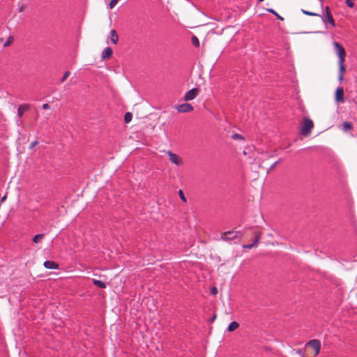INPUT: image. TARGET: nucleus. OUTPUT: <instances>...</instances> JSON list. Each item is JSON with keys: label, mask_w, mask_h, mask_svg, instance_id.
Segmentation results:
<instances>
[{"label": "nucleus", "mask_w": 357, "mask_h": 357, "mask_svg": "<svg viewBox=\"0 0 357 357\" xmlns=\"http://www.w3.org/2000/svg\"><path fill=\"white\" fill-rule=\"evenodd\" d=\"M333 46L335 50L336 54L338 56V80L339 82H341L343 80L344 73L345 72V67L344 63L345 61L346 52L344 48L339 43L336 41L333 42Z\"/></svg>", "instance_id": "nucleus-1"}, {"label": "nucleus", "mask_w": 357, "mask_h": 357, "mask_svg": "<svg viewBox=\"0 0 357 357\" xmlns=\"http://www.w3.org/2000/svg\"><path fill=\"white\" fill-rule=\"evenodd\" d=\"M243 234L241 231L231 230L225 232H222L220 239L225 241H231L236 238H241Z\"/></svg>", "instance_id": "nucleus-2"}, {"label": "nucleus", "mask_w": 357, "mask_h": 357, "mask_svg": "<svg viewBox=\"0 0 357 357\" xmlns=\"http://www.w3.org/2000/svg\"><path fill=\"white\" fill-rule=\"evenodd\" d=\"M314 127V123L309 118H304L303 120L301 132L304 136H307Z\"/></svg>", "instance_id": "nucleus-3"}, {"label": "nucleus", "mask_w": 357, "mask_h": 357, "mask_svg": "<svg viewBox=\"0 0 357 357\" xmlns=\"http://www.w3.org/2000/svg\"><path fill=\"white\" fill-rule=\"evenodd\" d=\"M167 154L169 156L171 162L175 164L177 166H181L183 164V159L176 153H174L171 151H167Z\"/></svg>", "instance_id": "nucleus-4"}, {"label": "nucleus", "mask_w": 357, "mask_h": 357, "mask_svg": "<svg viewBox=\"0 0 357 357\" xmlns=\"http://www.w3.org/2000/svg\"><path fill=\"white\" fill-rule=\"evenodd\" d=\"M306 346L312 347L314 350V355L317 356L321 349V342L318 340H311L307 342Z\"/></svg>", "instance_id": "nucleus-5"}, {"label": "nucleus", "mask_w": 357, "mask_h": 357, "mask_svg": "<svg viewBox=\"0 0 357 357\" xmlns=\"http://www.w3.org/2000/svg\"><path fill=\"white\" fill-rule=\"evenodd\" d=\"M199 89L194 88L185 93L184 96V100L185 101L194 100L199 94Z\"/></svg>", "instance_id": "nucleus-6"}, {"label": "nucleus", "mask_w": 357, "mask_h": 357, "mask_svg": "<svg viewBox=\"0 0 357 357\" xmlns=\"http://www.w3.org/2000/svg\"><path fill=\"white\" fill-rule=\"evenodd\" d=\"M176 109L181 113L190 112L193 110V107L190 103H183L178 105Z\"/></svg>", "instance_id": "nucleus-7"}, {"label": "nucleus", "mask_w": 357, "mask_h": 357, "mask_svg": "<svg viewBox=\"0 0 357 357\" xmlns=\"http://www.w3.org/2000/svg\"><path fill=\"white\" fill-rule=\"evenodd\" d=\"M344 98V90L342 87H338L335 91V100L337 102H342Z\"/></svg>", "instance_id": "nucleus-8"}, {"label": "nucleus", "mask_w": 357, "mask_h": 357, "mask_svg": "<svg viewBox=\"0 0 357 357\" xmlns=\"http://www.w3.org/2000/svg\"><path fill=\"white\" fill-rule=\"evenodd\" d=\"M44 266L47 269H58L59 265L53 261H45L44 262Z\"/></svg>", "instance_id": "nucleus-9"}, {"label": "nucleus", "mask_w": 357, "mask_h": 357, "mask_svg": "<svg viewBox=\"0 0 357 357\" xmlns=\"http://www.w3.org/2000/svg\"><path fill=\"white\" fill-rule=\"evenodd\" d=\"M112 50L110 47H106L104 49V50L102 52V59H107L112 56Z\"/></svg>", "instance_id": "nucleus-10"}, {"label": "nucleus", "mask_w": 357, "mask_h": 357, "mask_svg": "<svg viewBox=\"0 0 357 357\" xmlns=\"http://www.w3.org/2000/svg\"><path fill=\"white\" fill-rule=\"evenodd\" d=\"M29 109V105H20L19 107H18V109H17V115L20 118H21L24 112L27 111L28 109Z\"/></svg>", "instance_id": "nucleus-11"}, {"label": "nucleus", "mask_w": 357, "mask_h": 357, "mask_svg": "<svg viewBox=\"0 0 357 357\" xmlns=\"http://www.w3.org/2000/svg\"><path fill=\"white\" fill-rule=\"evenodd\" d=\"M110 40L111 42L114 45H116L119 40L118 34L114 29H112L110 31Z\"/></svg>", "instance_id": "nucleus-12"}, {"label": "nucleus", "mask_w": 357, "mask_h": 357, "mask_svg": "<svg viewBox=\"0 0 357 357\" xmlns=\"http://www.w3.org/2000/svg\"><path fill=\"white\" fill-rule=\"evenodd\" d=\"M239 326V324L236 321H232L229 324L227 327V331L231 332L234 330L237 329Z\"/></svg>", "instance_id": "nucleus-13"}, {"label": "nucleus", "mask_w": 357, "mask_h": 357, "mask_svg": "<svg viewBox=\"0 0 357 357\" xmlns=\"http://www.w3.org/2000/svg\"><path fill=\"white\" fill-rule=\"evenodd\" d=\"M352 128V124L348 121H344L342 123V129L344 132L350 130Z\"/></svg>", "instance_id": "nucleus-14"}, {"label": "nucleus", "mask_w": 357, "mask_h": 357, "mask_svg": "<svg viewBox=\"0 0 357 357\" xmlns=\"http://www.w3.org/2000/svg\"><path fill=\"white\" fill-rule=\"evenodd\" d=\"M93 283L95 285H96V286H98V287H100V288H102V289H104V288H105V287H106V284H105V282H102V281H101V280H95V279H93Z\"/></svg>", "instance_id": "nucleus-15"}, {"label": "nucleus", "mask_w": 357, "mask_h": 357, "mask_svg": "<svg viewBox=\"0 0 357 357\" xmlns=\"http://www.w3.org/2000/svg\"><path fill=\"white\" fill-rule=\"evenodd\" d=\"M266 10H267L268 13H272V14H273L275 16H276V17H277L278 20H281V21H283V20H284V18H283L282 16H280V15L277 12H275L273 8H268V9H266Z\"/></svg>", "instance_id": "nucleus-16"}, {"label": "nucleus", "mask_w": 357, "mask_h": 357, "mask_svg": "<svg viewBox=\"0 0 357 357\" xmlns=\"http://www.w3.org/2000/svg\"><path fill=\"white\" fill-rule=\"evenodd\" d=\"M326 17L329 24H331L333 26H335V22L331 12H328V15H326Z\"/></svg>", "instance_id": "nucleus-17"}, {"label": "nucleus", "mask_w": 357, "mask_h": 357, "mask_svg": "<svg viewBox=\"0 0 357 357\" xmlns=\"http://www.w3.org/2000/svg\"><path fill=\"white\" fill-rule=\"evenodd\" d=\"M44 238V234H37L33 238V242L35 243H38L40 241H42Z\"/></svg>", "instance_id": "nucleus-18"}, {"label": "nucleus", "mask_w": 357, "mask_h": 357, "mask_svg": "<svg viewBox=\"0 0 357 357\" xmlns=\"http://www.w3.org/2000/svg\"><path fill=\"white\" fill-rule=\"evenodd\" d=\"M255 234V238L252 244L254 245V247H256L260 241L261 234L256 232Z\"/></svg>", "instance_id": "nucleus-19"}, {"label": "nucleus", "mask_w": 357, "mask_h": 357, "mask_svg": "<svg viewBox=\"0 0 357 357\" xmlns=\"http://www.w3.org/2000/svg\"><path fill=\"white\" fill-rule=\"evenodd\" d=\"M132 115L131 113H130V112L126 113L125 116H124L125 122L126 123H130L132 120Z\"/></svg>", "instance_id": "nucleus-20"}, {"label": "nucleus", "mask_w": 357, "mask_h": 357, "mask_svg": "<svg viewBox=\"0 0 357 357\" xmlns=\"http://www.w3.org/2000/svg\"><path fill=\"white\" fill-rule=\"evenodd\" d=\"M302 13L305 15H309V16H320L319 14L317 13H313V12H310V11H307V10H302Z\"/></svg>", "instance_id": "nucleus-21"}, {"label": "nucleus", "mask_w": 357, "mask_h": 357, "mask_svg": "<svg viewBox=\"0 0 357 357\" xmlns=\"http://www.w3.org/2000/svg\"><path fill=\"white\" fill-rule=\"evenodd\" d=\"M231 138L233 139H244V137L243 135H240V134H238V133H234L231 135Z\"/></svg>", "instance_id": "nucleus-22"}, {"label": "nucleus", "mask_w": 357, "mask_h": 357, "mask_svg": "<svg viewBox=\"0 0 357 357\" xmlns=\"http://www.w3.org/2000/svg\"><path fill=\"white\" fill-rule=\"evenodd\" d=\"M192 43L195 46L198 47L199 45V39L196 36H193L192 38Z\"/></svg>", "instance_id": "nucleus-23"}, {"label": "nucleus", "mask_w": 357, "mask_h": 357, "mask_svg": "<svg viewBox=\"0 0 357 357\" xmlns=\"http://www.w3.org/2000/svg\"><path fill=\"white\" fill-rule=\"evenodd\" d=\"M178 195H179V197H180L181 199L183 202H187V199H186V198H185V195H184V193H183V192L181 190H180L178 191Z\"/></svg>", "instance_id": "nucleus-24"}, {"label": "nucleus", "mask_w": 357, "mask_h": 357, "mask_svg": "<svg viewBox=\"0 0 357 357\" xmlns=\"http://www.w3.org/2000/svg\"><path fill=\"white\" fill-rule=\"evenodd\" d=\"M70 73L69 71L65 72L63 74V76L61 79V82H63L68 78V77L70 75Z\"/></svg>", "instance_id": "nucleus-25"}, {"label": "nucleus", "mask_w": 357, "mask_h": 357, "mask_svg": "<svg viewBox=\"0 0 357 357\" xmlns=\"http://www.w3.org/2000/svg\"><path fill=\"white\" fill-rule=\"evenodd\" d=\"M119 1V0H112V1H110V3H109V8H114V7L116 6V5L117 4V3H118V1Z\"/></svg>", "instance_id": "nucleus-26"}, {"label": "nucleus", "mask_w": 357, "mask_h": 357, "mask_svg": "<svg viewBox=\"0 0 357 357\" xmlns=\"http://www.w3.org/2000/svg\"><path fill=\"white\" fill-rule=\"evenodd\" d=\"M346 4L349 8H354V3L353 2V0H346Z\"/></svg>", "instance_id": "nucleus-27"}, {"label": "nucleus", "mask_w": 357, "mask_h": 357, "mask_svg": "<svg viewBox=\"0 0 357 357\" xmlns=\"http://www.w3.org/2000/svg\"><path fill=\"white\" fill-rule=\"evenodd\" d=\"M11 42H12V39H11V38H10V37H9V38L7 39V40L4 43V44H3V47H6L9 46V45H10Z\"/></svg>", "instance_id": "nucleus-28"}, {"label": "nucleus", "mask_w": 357, "mask_h": 357, "mask_svg": "<svg viewBox=\"0 0 357 357\" xmlns=\"http://www.w3.org/2000/svg\"><path fill=\"white\" fill-rule=\"evenodd\" d=\"M38 144V142L37 140L32 142L30 144L29 149H33Z\"/></svg>", "instance_id": "nucleus-29"}, {"label": "nucleus", "mask_w": 357, "mask_h": 357, "mask_svg": "<svg viewBox=\"0 0 357 357\" xmlns=\"http://www.w3.org/2000/svg\"><path fill=\"white\" fill-rule=\"evenodd\" d=\"M296 353L299 355L301 357H305L304 353L303 352L302 349H297L296 351Z\"/></svg>", "instance_id": "nucleus-30"}, {"label": "nucleus", "mask_w": 357, "mask_h": 357, "mask_svg": "<svg viewBox=\"0 0 357 357\" xmlns=\"http://www.w3.org/2000/svg\"><path fill=\"white\" fill-rule=\"evenodd\" d=\"M243 248L246 249H252V248H254V245H252V243L248 245H243Z\"/></svg>", "instance_id": "nucleus-31"}, {"label": "nucleus", "mask_w": 357, "mask_h": 357, "mask_svg": "<svg viewBox=\"0 0 357 357\" xmlns=\"http://www.w3.org/2000/svg\"><path fill=\"white\" fill-rule=\"evenodd\" d=\"M211 294L213 295H216L218 294V289L216 287H213L211 289Z\"/></svg>", "instance_id": "nucleus-32"}, {"label": "nucleus", "mask_w": 357, "mask_h": 357, "mask_svg": "<svg viewBox=\"0 0 357 357\" xmlns=\"http://www.w3.org/2000/svg\"><path fill=\"white\" fill-rule=\"evenodd\" d=\"M42 107H43V109H48L50 108V106H49L48 104L45 103V104L43 105Z\"/></svg>", "instance_id": "nucleus-33"}, {"label": "nucleus", "mask_w": 357, "mask_h": 357, "mask_svg": "<svg viewBox=\"0 0 357 357\" xmlns=\"http://www.w3.org/2000/svg\"><path fill=\"white\" fill-rule=\"evenodd\" d=\"M280 160L278 161H276L275 162H274L270 167L271 169H273L275 167V166L277 165V164L279 162Z\"/></svg>", "instance_id": "nucleus-34"}, {"label": "nucleus", "mask_w": 357, "mask_h": 357, "mask_svg": "<svg viewBox=\"0 0 357 357\" xmlns=\"http://www.w3.org/2000/svg\"><path fill=\"white\" fill-rule=\"evenodd\" d=\"M328 12H330V10H329V7H328V6H326V15H328Z\"/></svg>", "instance_id": "nucleus-35"}, {"label": "nucleus", "mask_w": 357, "mask_h": 357, "mask_svg": "<svg viewBox=\"0 0 357 357\" xmlns=\"http://www.w3.org/2000/svg\"><path fill=\"white\" fill-rule=\"evenodd\" d=\"M5 199H6V197H3L2 198V200H1V201L3 202V201H4Z\"/></svg>", "instance_id": "nucleus-36"}, {"label": "nucleus", "mask_w": 357, "mask_h": 357, "mask_svg": "<svg viewBox=\"0 0 357 357\" xmlns=\"http://www.w3.org/2000/svg\"><path fill=\"white\" fill-rule=\"evenodd\" d=\"M258 1H259V2H261V1H263L264 0H258Z\"/></svg>", "instance_id": "nucleus-37"}, {"label": "nucleus", "mask_w": 357, "mask_h": 357, "mask_svg": "<svg viewBox=\"0 0 357 357\" xmlns=\"http://www.w3.org/2000/svg\"><path fill=\"white\" fill-rule=\"evenodd\" d=\"M320 1H322V0H319Z\"/></svg>", "instance_id": "nucleus-38"}]
</instances>
